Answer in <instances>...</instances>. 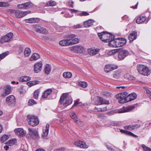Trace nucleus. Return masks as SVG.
I'll use <instances>...</instances> for the list:
<instances>
[{"label":"nucleus","mask_w":151,"mask_h":151,"mask_svg":"<svg viewBox=\"0 0 151 151\" xmlns=\"http://www.w3.org/2000/svg\"><path fill=\"white\" fill-rule=\"evenodd\" d=\"M119 50V49H116L114 50H113L110 51L108 53V54L109 55H111L114 53H115L117 52V51Z\"/></svg>","instance_id":"603ef678"},{"label":"nucleus","mask_w":151,"mask_h":151,"mask_svg":"<svg viewBox=\"0 0 151 151\" xmlns=\"http://www.w3.org/2000/svg\"><path fill=\"white\" fill-rule=\"evenodd\" d=\"M30 79V77L28 76H24L21 77L19 79V81L21 82L27 81Z\"/></svg>","instance_id":"72a5a7b5"},{"label":"nucleus","mask_w":151,"mask_h":151,"mask_svg":"<svg viewBox=\"0 0 151 151\" xmlns=\"http://www.w3.org/2000/svg\"><path fill=\"white\" fill-rule=\"evenodd\" d=\"M40 58V55L37 53H34L32 55L29 60L30 61L36 60Z\"/></svg>","instance_id":"c756f323"},{"label":"nucleus","mask_w":151,"mask_h":151,"mask_svg":"<svg viewBox=\"0 0 151 151\" xmlns=\"http://www.w3.org/2000/svg\"><path fill=\"white\" fill-rule=\"evenodd\" d=\"M9 6V3L4 2H0V7H6Z\"/></svg>","instance_id":"37998d69"},{"label":"nucleus","mask_w":151,"mask_h":151,"mask_svg":"<svg viewBox=\"0 0 151 151\" xmlns=\"http://www.w3.org/2000/svg\"><path fill=\"white\" fill-rule=\"evenodd\" d=\"M28 130L29 132V134L32 137L36 139L38 138L39 135L38 132L36 129L31 128H29Z\"/></svg>","instance_id":"4468645a"},{"label":"nucleus","mask_w":151,"mask_h":151,"mask_svg":"<svg viewBox=\"0 0 151 151\" xmlns=\"http://www.w3.org/2000/svg\"><path fill=\"white\" fill-rule=\"evenodd\" d=\"M42 62H38L35 63L34 69L35 72L37 73L41 71L42 68Z\"/></svg>","instance_id":"2eb2a0df"},{"label":"nucleus","mask_w":151,"mask_h":151,"mask_svg":"<svg viewBox=\"0 0 151 151\" xmlns=\"http://www.w3.org/2000/svg\"><path fill=\"white\" fill-rule=\"evenodd\" d=\"M146 91L148 95L149 98L151 99V91L147 89H146Z\"/></svg>","instance_id":"5fc2aeb1"},{"label":"nucleus","mask_w":151,"mask_h":151,"mask_svg":"<svg viewBox=\"0 0 151 151\" xmlns=\"http://www.w3.org/2000/svg\"><path fill=\"white\" fill-rule=\"evenodd\" d=\"M95 103L97 105H100L103 104H109V102L108 101L104 100L102 97H98L95 101Z\"/></svg>","instance_id":"9b49d317"},{"label":"nucleus","mask_w":151,"mask_h":151,"mask_svg":"<svg viewBox=\"0 0 151 151\" xmlns=\"http://www.w3.org/2000/svg\"><path fill=\"white\" fill-rule=\"evenodd\" d=\"M27 118V120L29 124L32 126H36L39 124L38 119L36 116L28 115Z\"/></svg>","instance_id":"20e7f679"},{"label":"nucleus","mask_w":151,"mask_h":151,"mask_svg":"<svg viewBox=\"0 0 151 151\" xmlns=\"http://www.w3.org/2000/svg\"><path fill=\"white\" fill-rule=\"evenodd\" d=\"M28 11L22 12L19 10L15 11V14L16 17L18 18H20L25 16L27 13ZM29 13V12H28Z\"/></svg>","instance_id":"a211bd4d"},{"label":"nucleus","mask_w":151,"mask_h":151,"mask_svg":"<svg viewBox=\"0 0 151 151\" xmlns=\"http://www.w3.org/2000/svg\"><path fill=\"white\" fill-rule=\"evenodd\" d=\"M71 50L76 53H81L85 51L84 47L78 45H76L72 47Z\"/></svg>","instance_id":"ddd939ff"},{"label":"nucleus","mask_w":151,"mask_h":151,"mask_svg":"<svg viewBox=\"0 0 151 151\" xmlns=\"http://www.w3.org/2000/svg\"><path fill=\"white\" fill-rule=\"evenodd\" d=\"M16 99L14 96L13 95L9 96L6 99V103L9 105L12 104H14L15 103Z\"/></svg>","instance_id":"dca6fc26"},{"label":"nucleus","mask_w":151,"mask_h":151,"mask_svg":"<svg viewBox=\"0 0 151 151\" xmlns=\"http://www.w3.org/2000/svg\"><path fill=\"white\" fill-rule=\"evenodd\" d=\"M104 95L106 96H109L111 95V93L108 91H105L104 93Z\"/></svg>","instance_id":"680f3d73"},{"label":"nucleus","mask_w":151,"mask_h":151,"mask_svg":"<svg viewBox=\"0 0 151 151\" xmlns=\"http://www.w3.org/2000/svg\"><path fill=\"white\" fill-rule=\"evenodd\" d=\"M16 142V139H11L6 142V144L9 146H12Z\"/></svg>","instance_id":"4c0bfd02"},{"label":"nucleus","mask_w":151,"mask_h":151,"mask_svg":"<svg viewBox=\"0 0 151 151\" xmlns=\"http://www.w3.org/2000/svg\"><path fill=\"white\" fill-rule=\"evenodd\" d=\"M63 76L65 78H69L72 77V74L70 72H65L63 73Z\"/></svg>","instance_id":"c9c22d12"},{"label":"nucleus","mask_w":151,"mask_h":151,"mask_svg":"<svg viewBox=\"0 0 151 151\" xmlns=\"http://www.w3.org/2000/svg\"><path fill=\"white\" fill-rule=\"evenodd\" d=\"M120 132L122 133H124L127 135L132 136L134 137H137V135L134 134L133 133L130 131H126L123 129H121L120 130Z\"/></svg>","instance_id":"7c9ffc66"},{"label":"nucleus","mask_w":151,"mask_h":151,"mask_svg":"<svg viewBox=\"0 0 151 151\" xmlns=\"http://www.w3.org/2000/svg\"><path fill=\"white\" fill-rule=\"evenodd\" d=\"M72 101V99L69 96L67 93H63L60 99V103L63 104L65 106L70 104Z\"/></svg>","instance_id":"f03ea898"},{"label":"nucleus","mask_w":151,"mask_h":151,"mask_svg":"<svg viewBox=\"0 0 151 151\" xmlns=\"http://www.w3.org/2000/svg\"><path fill=\"white\" fill-rule=\"evenodd\" d=\"M74 145L81 148H87L86 143L83 141H78L74 142Z\"/></svg>","instance_id":"412c9836"},{"label":"nucleus","mask_w":151,"mask_h":151,"mask_svg":"<svg viewBox=\"0 0 151 151\" xmlns=\"http://www.w3.org/2000/svg\"><path fill=\"white\" fill-rule=\"evenodd\" d=\"M95 21L92 19H90L83 22V25L86 27H88L93 25Z\"/></svg>","instance_id":"5701e85b"},{"label":"nucleus","mask_w":151,"mask_h":151,"mask_svg":"<svg viewBox=\"0 0 151 151\" xmlns=\"http://www.w3.org/2000/svg\"><path fill=\"white\" fill-rule=\"evenodd\" d=\"M65 150V148L64 147H61L60 149H56L55 151H64Z\"/></svg>","instance_id":"e2e57ef3"},{"label":"nucleus","mask_w":151,"mask_h":151,"mask_svg":"<svg viewBox=\"0 0 151 151\" xmlns=\"http://www.w3.org/2000/svg\"><path fill=\"white\" fill-rule=\"evenodd\" d=\"M127 92H124L116 95L115 97L117 99H120L119 100V103H125V102H122V101L123 100H125V96L126 95H127Z\"/></svg>","instance_id":"f3484780"},{"label":"nucleus","mask_w":151,"mask_h":151,"mask_svg":"<svg viewBox=\"0 0 151 151\" xmlns=\"http://www.w3.org/2000/svg\"><path fill=\"white\" fill-rule=\"evenodd\" d=\"M110 68L111 69V71L115 69H116L117 68V66L116 65L114 66L113 65H110Z\"/></svg>","instance_id":"13d9d810"},{"label":"nucleus","mask_w":151,"mask_h":151,"mask_svg":"<svg viewBox=\"0 0 151 151\" xmlns=\"http://www.w3.org/2000/svg\"><path fill=\"white\" fill-rule=\"evenodd\" d=\"M134 108V107L133 106H130L126 107H123L122 108L119 110V112L122 113L129 112L132 111Z\"/></svg>","instance_id":"6ab92c4d"},{"label":"nucleus","mask_w":151,"mask_h":151,"mask_svg":"<svg viewBox=\"0 0 151 151\" xmlns=\"http://www.w3.org/2000/svg\"><path fill=\"white\" fill-rule=\"evenodd\" d=\"M15 10L13 9H10L9 10L8 12H9L11 13H15Z\"/></svg>","instance_id":"774afa93"},{"label":"nucleus","mask_w":151,"mask_h":151,"mask_svg":"<svg viewBox=\"0 0 151 151\" xmlns=\"http://www.w3.org/2000/svg\"><path fill=\"white\" fill-rule=\"evenodd\" d=\"M34 6V5L30 2H27L22 4L18 5V7L19 8L25 9L32 8Z\"/></svg>","instance_id":"f8f14e48"},{"label":"nucleus","mask_w":151,"mask_h":151,"mask_svg":"<svg viewBox=\"0 0 151 151\" xmlns=\"http://www.w3.org/2000/svg\"><path fill=\"white\" fill-rule=\"evenodd\" d=\"M27 84L28 86H29V87H31L34 85L33 81L28 82L27 83Z\"/></svg>","instance_id":"4d7b16f0"},{"label":"nucleus","mask_w":151,"mask_h":151,"mask_svg":"<svg viewBox=\"0 0 151 151\" xmlns=\"http://www.w3.org/2000/svg\"><path fill=\"white\" fill-rule=\"evenodd\" d=\"M81 25L80 24H78L76 25H74L73 26V28L75 29H78L81 28Z\"/></svg>","instance_id":"052dcab7"},{"label":"nucleus","mask_w":151,"mask_h":151,"mask_svg":"<svg viewBox=\"0 0 151 151\" xmlns=\"http://www.w3.org/2000/svg\"><path fill=\"white\" fill-rule=\"evenodd\" d=\"M14 132L16 134L20 136H24L26 134V131L21 128H18L15 129Z\"/></svg>","instance_id":"aec40b11"},{"label":"nucleus","mask_w":151,"mask_h":151,"mask_svg":"<svg viewBox=\"0 0 151 151\" xmlns=\"http://www.w3.org/2000/svg\"><path fill=\"white\" fill-rule=\"evenodd\" d=\"M34 30L35 31L43 34H47L48 31L47 29L39 25H35L33 27Z\"/></svg>","instance_id":"6e6552de"},{"label":"nucleus","mask_w":151,"mask_h":151,"mask_svg":"<svg viewBox=\"0 0 151 151\" xmlns=\"http://www.w3.org/2000/svg\"><path fill=\"white\" fill-rule=\"evenodd\" d=\"M31 52V51L30 49L28 48H26L24 51V55L25 56H28L30 54Z\"/></svg>","instance_id":"e433bc0d"},{"label":"nucleus","mask_w":151,"mask_h":151,"mask_svg":"<svg viewBox=\"0 0 151 151\" xmlns=\"http://www.w3.org/2000/svg\"><path fill=\"white\" fill-rule=\"evenodd\" d=\"M5 92L2 94V96H5L10 94L11 92V87L9 85H7L5 87Z\"/></svg>","instance_id":"a878e982"},{"label":"nucleus","mask_w":151,"mask_h":151,"mask_svg":"<svg viewBox=\"0 0 151 151\" xmlns=\"http://www.w3.org/2000/svg\"><path fill=\"white\" fill-rule=\"evenodd\" d=\"M56 5V3L55 2L52 0L48 1L46 3V5L47 6H53Z\"/></svg>","instance_id":"58836bf2"},{"label":"nucleus","mask_w":151,"mask_h":151,"mask_svg":"<svg viewBox=\"0 0 151 151\" xmlns=\"http://www.w3.org/2000/svg\"><path fill=\"white\" fill-rule=\"evenodd\" d=\"M25 21L26 23H37L40 21V19L38 18H31L25 19Z\"/></svg>","instance_id":"4be33fe9"},{"label":"nucleus","mask_w":151,"mask_h":151,"mask_svg":"<svg viewBox=\"0 0 151 151\" xmlns=\"http://www.w3.org/2000/svg\"><path fill=\"white\" fill-rule=\"evenodd\" d=\"M52 90L51 88H49L45 91L42 94V97L43 99L47 98L52 93Z\"/></svg>","instance_id":"393cba45"},{"label":"nucleus","mask_w":151,"mask_h":151,"mask_svg":"<svg viewBox=\"0 0 151 151\" xmlns=\"http://www.w3.org/2000/svg\"><path fill=\"white\" fill-rule=\"evenodd\" d=\"M99 50L97 49H88V52L89 54L91 55H93L97 54Z\"/></svg>","instance_id":"c85d7f7f"},{"label":"nucleus","mask_w":151,"mask_h":151,"mask_svg":"<svg viewBox=\"0 0 151 151\" xmlns=\"http://www.w3.org/2000/svg\"><path fill=\"white\" fill-rule=\"evenodd\" d=\"M8 136L7 135H4L1 137V140L3 141H5L8 139Z\"/></svg>","instance_id":"864d4df0"},{"label":"nucleus","mask_w":151,"mask_h":151,"mask_svg":"<svg viewBox=\"0 0 151 151\" xmlns=\"http://www.w3.org/2000/svg\"><path fill=\"white\" fill-rule=\"evenodd\" d=\"M137 69L139 73L141 75L147 76L150 73V71L148 67L144 65H137Z\"/></svg>","instance_id":"7ed1b4c3"},{"label":"nucleus","mask_w":151,"mask_h":151,"mask_svg":"<svg viewBox=\"0 0 151 151\" xmlns=\"http://www.w3.org/2000/svg\"><path fill=\"white\" fill-rule=\"evenodd\" d=\"M114 36L110 34H108V37L107 38L108 39V41H107V42H109L108 44L109 45V46H111L114 42Z\"/></svg>","instance_id":"b1692460"},{"label":"nucleus","mask_w":151,"mask_h":151,"mask_svg":"<svg viewBox=\"0 0 151 151\" xmlns=\"http://www.w3.org/2000/svg\"><path fill=\"white\" fill-rule=\"evenodd\" d=\"M8 54V52H7L4 53L0 54V61L1 60L4 58Z\"/></svg>","instance_id":"de8ad7c7"},{"label":"nucleus","mask_w":151,"mask_h":151,"mask_svg":"<svg viewBox=\"0 0 151 151\" xmlns=\"http://www.w3.org/2000/svg\"><path fill=\"white\" fill-rule=\"evenodd\" d=\"M139 125L137 124H135L132 125H129L125 127V128L129 130H131L137 128L139 127Z\"/></svg>","instance_id":"473e14b6"},{"label":"nucleus","mask_w":151,"mask_h":151,"mask_svg":"<svg viewBox=\"0 0 151 151\" xmlns=\"http://www.w3.org/2000/svg\"><path fill=\"white\" fill-rule=\"evenodd\" d=\"M13 37V34L9 32L4 36H2L0 40V42L2 43L5 42H9L11 40Z\"/></svg>","instance_id":"0eeeda50"},{"label":"nucleus","mask_w":151,"mask_h":151,"mask_svg":"<svg viewBox=\"0 0 151 151\" xmlns=\"http://www.w3.org/2000/svg\"><path fill=\"white\" fill-rule=\"evenodd\" d=\"M146 19V18L144 16H141L137 19L136 22L137 24H141L145 22Z\"/></svg>","instance_id":"cd10ccee"},{"label":"nucleus","mask_w":151,"mask_h":151,"mask_svg":"<svg viewBox=\"0 0 151 151\" xmlns=\"http://www.w3.org/2000/svg\"><path fill=\"white\" fill-rule=\"evenodd\" d=\"M129 55V52L126 50H119L118 54V60H122Z\"/></svg>","instance_id":"423d86ee"},{"label":"nucleus","mask_w":151,"mask_h":151,"mask_svg":"<svg viewBox=\"0 0 151 151\" xmlns=\"http://www.w3.org/2000/svg\"><path fill=\"white\" fill-rule=\"evenodd\" d=\"M79 86L83 87L85 88L88 86L87 83L85 82L80 81L78 83Z\"/></svg>","instance_id":"ea45409f"},{"label":"nucleus","mask_w":151,"mask_h":151,"mask_svg":"<svg viewBox=\"0 0 151 151\" xmlns=\"http://www.w3.org/2000/svg\"><path fill=\"white\" fill-rule=\"evenodd\" d=\"M137 33L135 32H133L130 34L128 37V39L130 42H132L134 40L136 39L137 38Z\"/></svg>","instance_id":"bb28decb"},{"label":"nucleus","mask_w":151,"mask_h":151,"mask_svg":"<svg viewBox=\"0 0 151 151\" xmlns=\"http://www.w3.org/2000/svg\"><path fill=\"white\" fill-rule=\"evenodd\" d=\"M98 35L101 40L104 42H107L108 37V33L105 32H103L101 33H99Z\"/></svg>","instance_id":"9d476101"},{"label":"nucleus","mask_w":151,"mask_h":151,"mask_svg":"<svg viewBox=\"0 0 151 151\" xmlns=\"http://www.w3.org/2000/svg\"><path fill=\"white\" fill-rule=\"evenodd\" d=\"M39 92H40L39 90H38L35 91L34 94V98L37 99L38 98Z\"/></svg>","instance_id":"49530a36"},{"label":"nucleus","mask_w":151,"mask_h":151,"mask_svg":"<svg viewBox=\"0 0 151 151\" xmlns=\"http://www.w3.org/2000/svg\"><path fill=\"white\" fill-rule=\"evenodd\" d=\"M99 111H105L107 110V107H105L103 108H101V109H99Z\"/></svg>","instance_id":"bf43d9fd"},{"label":"nucleus","mask_w":151,"mask_h":151,"mask_svg":"<svg viewBox=\"0 0 151 151\" xmlns=\"http://www.w3.org/2000/svg\"><path fill=\"white\" fill-rule=\"evenodd\" d=\"M75 122L78 124L81 127H82L84 125L82 121H79L78 119H76Z\"/></svg>","instance_id":"09e8293b"},{"label":"nucleus","mask_w":151,"mask_h":151,"mask_svg":"<svg viewBox=\"0 0 151 151\" xmlns=\"http://www.w3.org/2000/svg\"><path fill=\"white\" fill-rule=\"evenodd\" d=\"M142 147L143 148V150L145 151H151V148L143 144L142 145Z\"/></svg>","instance_id":"a18cd8bd"},{"label":"nucleus","mask_w":151,"mask_h":151,"mask_svg":"<svg viewBox=\"0 0 151 151\" xmlns=\"http://www.w3.org/2000/svg\"><path fill=\"white\" fill-rule=\"evenodd\" d=\"M76 36L74 34L67 35L66 37L67 39L61 40L59 42V44L61 46H68L70 45L75 44L78 43L79 40L78 38H75Z\"/></svg>","instance_id":"f257e3e1"},{"label":"nucleus","mask_w":151,"mask_h":151,"mask_svg":"<svg viewBox=\"0 0 151 151\" xmlns=\"http://www.w3.org/2000/svg\"><path fill=\"white\" fill-rule=\"evenodd\" d=\"M126 43V40L125 38H117L114 40V42L111 46L115 47H122L125 45Z\"/></svg>","instance_id":"39448f33"},{"label":"nucleus","mask_w":151,"mask_h":151,"mask_svg":"<svg viewBox=\"0 0 151 151\" xmlns=\"http://www.w3.org/2000/svg\"><path fill=\"white\" fill-rule=\"evenodd\" d=\"M36 103L35 101L33 99H29L28 102V104L30 106L33 105Z\"/></svg>","instance_id":"3c124183"},{"label":"nucleus","mask_w":151,"mask_h":151,"mask_svg":"<svg viewBox=\"0 0 151 151\" xmlns=\"http://www.w3.org/2000/svg\"><path fill=\"white\" fill-rule=\"evenodd\" d=\"M69 10L71 11V13L73 12H78V10L75 9H70Z\"/></svg>","instance_id":"0e129e2a"},{"label":"nucleus","mask_w":151,"mask_h":151,"mask_svg":"<svg viewBox=\"0 0 151 151\" xmlns=\"http://www.w3.org/2000/svg\"><path fill=\"white\" fill-rule=\"evenodd\" d=\"M70 117L75 121L76 119H77L78 118L74 112L73 111L70 113Z\"/></svg>","instance_id":"79ce46f5"},{"label":"nucleus","mask_w":151,"mask_h":151,"mask_svg":"<svg viewBox=\"0 0 151 151\" xmlns=\"http://www.w3.org/2000/svg\"><path fill=\"white\" fill-rule=\"evenodd\" d=\"M78 15L80 16H86L89 15V13L86 12H83L82 13L78 14Z\"/></svg>","instance_id":"8fccbe9b"},{"label":"nucleus","mask_w":151,"mask_h":151,"mask_svg":"<svg viewBox=\"0 0 151 151\" xmlns=\"http://www.w3.org/2000/svg\"><path fill=\"white\" fill-rule=\"evenodd\" d=\"M79 104V101H77L75 102V103L73 105L72 107H74V106H75Z\"/></svg>","instance_id":"338daca9"},{"label":"nucleus","mask_w":151,"mask_h":151,"mask_svg":"<svg viewBox=\"0 0 151 151\" xmlns=\"http://www.w3.org/2000/svg\"><path fill=\"white\" fill-rule=\"evenodd\" d=\"M124 78H127L128 79L130 80H135V78L133 76H132L129 74L126 75L124 76Z\"/></svg>","instance_id":"a19ab883"},{"label":"nucleus","mask_w":151,"mask_h":151,"mask_svg":"<svg viewBox=\"0 0 151 151\" xmlns=\"http://www.w3.org/2000/svg\"><path fill=\"white\" fill-rule=\"evenodd\" d=\"M50 126L48 124H47L45 127V129H43V134L42 136L46 137L47 136L49 132V128Z\"/></svg>","instance_id":"2f4dec72"},{"label":"nucleus","mask_w":151,"mask_h":151,"mask_svg":"<svg viewBox=\"0 0 151 151\" xmlns=\"http://www.w3.org/2000/svg\"><path fill=\"white\" fill-rule=\"evenodd\" d=\"M137 97V94L134 93H132L129 94L128 96L125 97V100H123L122 102L126 103L128 102L131 101L135 99Z\"/></svg>","instance_id":"1a4fd4ad"},{"label":"nucleus","mask_w":151,"mask_h":151,"mask_svg":"<svg viewBox=\"0 0 151 151\" xmlns=\"http://www.w3.org/2000/svg\"><path fill=\"white\" fill-rule=\"evenodd\" d=\"M51 71V66L49 64H47L45 69V73L47 74H50Z\"/></svg>","instance_id":"f704fd0d"},{"label":"nucleus","mask_w":151,"mask_h":151,"mask_svg":"<svg viewBox=\"0 0 151 151\" xmlns=\"http://www.w3.org/2000/svg\"><path fill=\"white\" fill-rule=\"evenodd\" d=\"M110 65H105L104 68V71L105 72L108 73L111 71V69L110 68Z\"/></svg>","instance_id":"c03bdc74"},{"label":"nucleus","mask_w":151,"mask_h":151,"mask_svg":"<svg viewBox=\"0 0 151 151\" xmlns=\"http://www.w3.org/2000/svg\"><path fill=\"white\" fill-rule=\"evenodd\" d=\"M19 53H20L23 52V49L22 47L21 46H19Z\"/></svg>","instance_id":"69168bd1"},{"label":"nucleus","mask_w":151,"mask_h":151,"mask_svg":"<svg viewBox=\"0 0 151 151\" xmlns=\"http://www.w3.org/2000/svg\"><path fill=\"white\" fill-rule=\"evenodd\" d=\"M68 4L71 7H73V2L71 0H69L68 2Z\"/></svg>","instance_id":"6e6d98bb"}]
</instances>
